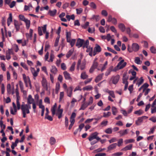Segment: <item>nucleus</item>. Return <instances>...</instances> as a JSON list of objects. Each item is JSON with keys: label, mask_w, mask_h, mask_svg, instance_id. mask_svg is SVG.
<instances>
[{"label": "nucleus", "mask_w": 156, "mask_h": 156, "mask_svg": "<svg viewBox=\"0 0 156 156\" xmlns=\"http://www.w3.org/2000/svg\"><path fill=\"white\" fill-rule=\"evenodd\" d=\"M97 60V58H96L94 59L93 64L92 66L93 68H97L98 65V63L97 62H96V60Z\"/></svg>", "instance_id": "44"}, {"label": "nucleus", "mask_w": 156, "mask_h": 156, "mask_svg": "<svg viewBox=\"0 0 156 156\" xmlns=\"http://www.w3.org/2000/svg\"><path fill=\"white\" fill-rule=\"evenodd\" d=\"M132 49L129 47L128 48V50L129 52H131L133 51H137L139 50V46L137 43H133L132 44Z\"/></svg>", "instance_id": "7"}, {"label": "nucleus", "mask_w": 156, "mask_h": 156, "mask_svg": "<svg viewBox=\"0 0 156 156\" xmlns=\"http://www.w3.org/2000/svg\"><path fill=\"white\" fill-rule=\"evenodd\" d=\"M14 24L16 31H18L20 29V26L21 24H20L19 22L16 20H14Z\"/></svg>", "instance_id": "16"}, {"label": "nucleus", "mask_w": 156, "mask_h": 156, "mask_svg": "<svg viewBox=\"0 0 156 156\" xmlns=\"http://www.w3.org/2000/svg\"><path fill=\"white\" fill-rule=\"evenodd\" d=\"M84 42V41L83 40L79 38L77 40L76 46L78 48H80L83 45Z\"/></svg>", "instance_id": "13"}, {"label": "nucleus", "mask_w": 156, "mask_h": 156, "mask_svg": "<svg viewBox=\"0 0 156 156\" xmlns=\"http://www.w3.org/2000/svg\"><path fill=\"white\" fill-rule=\"evenodd\" d=\"M127 63L124 62V60L122 59L118 63L117 67L119 69H121L124 68L126 65Z\"/></svg>", "instance_id": "9"}, {"label": "nucleus", "mask_w": 156, "mask_h": 156, "mask_svg": "<svg viewBox=\"0 0 156 156\" xmlns=\"http://www.w3.org/2000/svg\"><path fill=\"white\" fill-rule=\"evenodd\" d=\"M65 79L67 80H72V78L70 76V75L69 73L66 71L63 73Z\"/></svg>", "instance_id": "15"}, {"label": "nucleus", "mask_w": 156, "mask_h": 156, "mask_svg": "<svg viewBox=\"0 0 156 156\" xmlns=\"http://www.w3.org/2000/svg\"><path fill=\"white\" fill-rule=\"evenodd\" d=\"M60 37V35H58V36L56 37L54 44V46L55 47H57L58 46Z\"/></svg>", "instance_id": "45"}, {"label": "nucleus", "mask_w": 156, "mask_h": 156, "mask_svg": "<svg viewBox=\"0 0 156 156\" xmlns=\"http://www.w3.org/2000/svg\"><path fill=\"white\" fill-rule=\"evenodd\" d=\"M19 84L20 88L21 91L23 92L24 93L26 92V91L24 90V86L23 83L21 81L19 82Z\"/></svg>", "instance_id": "37"}, {"label": "nucleus", "mask_w": 156, "mask_h": 156, "mask_svg": "<svg viewBox=\"0 0 156 156\" xmlns=\"http://www.w3.org/2000/svg\"><path fill=\"white\" fill-rule=\"evenodd\" d=\"M107 48L108 51L112 52L114 54H117V52L116 51H115V50H113L111 48H110L109 47H108Z\"/></svg>", "instance_id": "61"}, {"label": "nucleus", "mask_w": 156, "mask_h": 156, "mask_svg": "<svg viewBox=\"0 0 156 156\" xmlns=\"http://www.w3.org/2000/svg\"><path fill=\"white\" fill-rule=\"evenodd\" d=\"M129 131L128 129H126L125 130H121L119 132L121 136H124L127 134Z\"/></svg>", "instance_id": "22"}, {"label": "nucleus", "mask_w": 156, "mask_h": 156, "mask_svg": "<svg viewBox=\"0 0 156 156\" xmlns=\"http://www.w3.org/2000/svg\"><path fill=\"white\" fill-rule=\"evenodd\" d=\"M143 113V111L141 110H139L134 112V114L138 115H140Z\"/></svg>", "instance_id": "49"}, {"label": "nucleus", "mask_w": 156, "mask_h": 156, "mask_svg": "<svg viewBox=\"0 0 156 156\" xmlns=\"http://www.w3.org/2000/svg\"><path fill=\"white\" fill-rule=\"evenodd\" d=\"M61 68L63 70H65L66 69V65L64 63H62L61 64Z\"/></svg>", "instance_id": "62"}, {"label": "nucleus", "mask_w": 156, "mask_h": 156, "mask_svg": "<svg viewBox=\"0 0 156 156\" xmlns=\"http://www.w3.org/2000/svg\"><path fill=\"white\" fill-rule=\"evenodd\" d=\"M64 92L62 91L60 92L59 94V102H60L62 101L64 97Z\"/></svg>", "instance_id": "48"}, {"label": "nucleus", "mask_w": 156, "mask_h": 156, "mask_svg": "<svg viewBox=\"0 0 156 156\" xmlns=\"http://www.w3.org/2000/svg\"><path fill=\"white\" fill-rule=\"evenodd\" d=\"M98 133L95 132L92 133L88 138L89 140L91 141L90 143L91 145H94L98 141L101 140V138L98 136Z\"/></svg>", "instance_id": "3"}, {"label": "nucleus", "mask_w": 156, "mask_h": 156, "mask_svg": "<svg viewBox=\"0 0 156 156\" xmlns=\"http://www.w3.org/2000/svg\"><path fill=\"white\" fill-rule=\"evenodd\" d=\"M34 102V99L32 98L31 95H29L27 99V104L30 105Z\"/></svg>", "instance_id": "19"}, {"label": "nucleus", "mask_w": 156, "mask_h": 156, "mask_svg": "<svg viewBox=\"0 0 156 156\" xmlns=\"http://www.w3.org/2000/svg\"><path fill=\"white\" fill-rule=\"evenodd\" d=\"M135 140L133 139H130L126 140L124 141L125 144H127L129 143L134 142Z\"/></svg>", "instance_id": "42"}, {"label": "nucleus", "mask_w": 156, "mask_h": 156, "mask_svg": "<svg viewBox=\"0 0 156 156\" xmlns=\"http://www.w3.org/2000/svg\"><path fill=\"white\" fill-rule=\"evenodd\" d=\"M66 90L67 96L69 97H71L72 96V94L73 89L72 87H70L67 89Z\"/></svg>", "instance_id": "18"}, {"label": "nucleus", "mask_w": 156, "mask_h": 156, "mask_svg": "<svg viewBox=\"0 0 156 156\" xmlns=\"http://www.w3.org/2000/svg\"><path fill=\"white\" fill-rule=\"evenodd\" d=\"M105 132L107 134H111L112 133V129L111 128H109L106 129Z\"/></svg>", "instance_id": "53"}, {"label": "nucleus", "mask_w": 156, "mask_h": 156, "mask_svg": "<svg viewBox=\"0 0 156 156\" xmlns=\"http://www.w3.org/2000/svg\"><path fill=\"white\" fill-rule=\"evenodd\" d=\"M41 84L42 86L45 90H48V83L44 77H43L41 81Z\"/></svg>", "instance_id": "11"}, {"label": "nucleus", "mask_w": 156, "mask_h": 156, "mask_svg": "<svg viewBox=\"0 0 156 156\" xmlns=\"http://www.w3.org/2000/svg\"><path fill=\"white\" fill-rule=\"evenodd\" d=\"M23 79L25 85L26 87H28L29 85L30 89L31 88L32 86L30 80L29 76H26L25 74H23Z\"/></svg>", "instance_id": "5"}, {"label": "nucleus", "mask_w": 156, "mask_h": 156, "mask_svg": "<svg viewBox=\"0 0 156 156\" xmlns=\"http://www.w3.org/2000/svg\"><path fill=\"white\" fill-rule=\"evenodd\" d=\"M26 23V27L27 29H28L30 27V20L27 19L25 21H24Z\"/></svg>", "instance_id": "33"}, {"label": "nucleus", "mask_w": 156, "mask_h": 156, "mask_svg": "<svg viewBox=\"0 0 156 156\" xmlns=\"http://www.w3.org/2000/svg\"><path fill=\"white\" fill-rule=\"evenodd\" d=\"M16 104L17 106L15 103L13 102L12 103V106L13 108L14 112L13 111V109L12 108H10V113L11 114L13 115H15L17 112V110H20L21 109V106L19 101L20 97L19 95V92H18L17 89H16Z\"/></svg>", "instance_id": "1"}, {"label": "nucleus", "mask_w": 156, "mask_h": 156, "mask_svg": "<svg viewBox=\"0 0 156 156\" xmlns=\"http://www.w3.org/2000/svg\"><path fill=\"white\" fill-rule=\"evenodd\" d=\"M31 72L33 75L34 79H35V77L37 76L38 73L35 70L34 68L31 67L30 68Z\"/></svg>", "instance_id": "17"}, {"label": "nucleus", "mask_w": 156, "mask_h": 156, "mask_svg": "<svg viewBox=\"0 0 156 156\" xmlns=\"http://www.w3.org/2000/svg\"><path fill=\"white\" fill-rule=\"evenodd\" d=\"M56 12L57 10L55 9H54L53 10H49L48 12V13L50 14V16H54L55 15Z\"/></svg>", "instance_id": "40"}, {"label": "nucleus", "mask_w": 156, "mask_h": 156, "mask_svg": "<svg viewBox=\"0 0 156 156\" xmlns=\"http://www.w3.org/2000/svg\"><path fill=\"white\" fill-rule=\"evenodd\" d=\"M31 109V106L30 105L24 104L23 102L21 105V109L23 117L25 118L27 117V114L30 113V110Z\"/></svg>", "instance_id": "2"}, {"label": "nucleus", "mask_w": 156, "mask_h": 156, "mask_svg": "<svg viewBox=\"0 0 156 156\" xmlns=\"http://www.w3.org/2000/svg\"><path fill=\"white\" fill-rule=\"evenodd\" d=\"M76 40L75 39H71L67 41V42L69 43L71 47H72L75 44Z\"/></svg>", "instance_id": "27"}, {"label": "nucleus", "mask_w": 156, "mask_h": 156, "mask_svg": "<svg viewBox=\"0 0 156 156\" xmlns=\"http://www.w3.org/2000/svg\"><path fill=\"white\" fill-rule=\"evenodd\" d=\"M126 74L124 73L123 75V83H128L127 80V77H126Z\"/></svg>", "instance_id": "36"}, {"label": "nucleus", "mask_w": 156, "mask_h": 156, "mask_svg": "<svg viewBox=\"0 0 156 156\" xmlns=\"http://www.w3.org/2000/svg\"><path fill=\"white\" fill-rule=\"evenodd\" d=\"M103 74H100L98 75L96 78L95 79V81L96 83L98 82H99L100 80L102 78L103 75Z\"/></svg>", "instance_id": "38"}, {"label": "nucleus", "mask_w": 156, "mask_h": 156, "mask_svg": "<svg viewBox=\"0 0 156 156\" xmlns=\"http://www.w3.org/2000/svg\"><path fill=\"white\" fill-rule=\"evenodd\" d=\"M148 118V117L146 116H143L139 117L137 120L136 121V123L137 125H140L143 122L144 119H146Z\"/></svg>", "instance_id": "10"}, {"label": "nucleus", "mask_w": 156, "mask_h": 156, "mask_svg": "<svg viewBox=\"0 0 156 156\" xmlns=\"http://www.w3.org/2000/svg\"><path fill=\"white\" fill-rule=\"evenodd\" d=\"M93 87L91 85L87 86L83 88V90L90 91L93 89Z\"/></svg>", "instance_id": "29"}, {"label": "nucleus", "mask_w": 156, "mask_h": 156, "mask_svg": "<svg viewBox=\"0 0 156 156\" xmlns=\"http://www.w3.org/2000/svg\"><path fill=\"white\" fill-rule=\"evenodd\" d=\"M63 112V110H57V112H55V114L58 116L59 119H60L62 116V114Z\"/></svg>", "instance_id": "20"}, {"label": "nucleus", "mask_w": 156, "mask_h": 156, "mask_svg": "<svg viewBox=\"0 0 156 156\" xmlns=\"http://www.w3.org/2000/svg\"><path fill=\"white\" fill-rule=\"evenodd\" d=\"M112 111L113 115H115L118 112L117 108L115 106H112Z\"/></svg>", "instance_id": "28"}, {"label": "nucleus", "mask_w": 156, "mask_h": 156, "mask_svg": "<svg viewBox=\"0 0 156 156\" xmlns=\"http://www.w3.org/2000/svg\"><path fill=\"white\" fill-rule=\"evenodd\" d=\"M119 78L120 76L119 75L112 76V82L113 83L115 84H116L119 81Z\"/></svg>", "instance_id": "14"}, {"label": "nucleus", "mask_w": 156, "mask_h": 156, "mask_svg": "<svg viewBox=\"0 0 156 156\" xmlns=\"http://www.w3.org/2000/svg\"><path fill=\"white\" fill-rule=\"evenodd\" d=\"M57 105L56 103H55L54 105L51 107V110L53 116L55 115V111L57 108Z\"/></svg>", "instance_id": "21"}, {"label": "nucleus", "mask_w": 156, "mask_h": 156, "mask_svg": "<svg viewBox=\"0 0 156 156\" xmlns=\"http://www.w3.org/2000/svg\"><path fill=\"white\" fill-rule=\"evenodd\" d=\"M101 50V49L100 46L98 44H96L94 49V51L93 52V55H95L97 52H100Z\"/></svg>", "instance_id": "12"}, {"label": "nucleus", "mask_w": 156, "mask_h": 156, "mask_svg": "<svg viewBox=\"0 0 156 156\" xmlns=\"http://www.w3.org/2000/svg\"><path fill=\"white\" fill-rule=\"evenodd\" d=\"M55 57L53 53H52L50 54V58L49 60H48V62H52L53 61V59Z\"/></svg>", "instance_id": "55"}, {"label": "nucleus", "mask_w": 156, "mask_h": 156, "mask_svg": "<svg viewBox=\"0 0 156 156\" xmlns=\"http://www.w3.org/2000/svg\"><path fill=\"white\" fill-rule=\"evenodd\" d=\"M88 76L87 75L85 72L83 71L82 72L80 75V78L83 80L86 79L88 77Z\"/></svg>", "instance_id": "25"}, {"label": "nucleus", "mask_w": 156, "mask_h": 156, "mask_svg": "<svg viewBox=\"0 0 156 156\" xmlns=\"http://www.w3.org/2000/svg\"><path fill=\"white\" fill-rule=\"evenodd\" d=\"M89 44V40H87L86 41L85 43H84L83 44V47L84 48L86 47L87 48L88 47V45Z\"/></svg>", "instance_id": "56"}, {"label": "nucleus", "mask_w": 156, "mask_h": 156, "mask_svg": "<svg viewBox=\"0 0 156 156\" xmlns=\"http://www.w3.org/2000/svg\"><path fill=\"white\" fill-rule=\"evenodd\" d=\"M85 68V63H81V60L79 59L78 60L77 66V69L79 70L80 69L81 70H83Z\"/></svg>", "instance_id": "8"}, {"label": "nucleus", "mask_w": 156, "mask_h": 156, "mask_svg": "<svg viewBox=\"0 0 156 156\" xmlns=\"http://www.w3.org/2000/svg\"><path fill=\"white\" fill-rule=\"evenodd\" d=\"M60 89V84L59 82H57L56 83L55 87V92L56 94L58 93Z\"/></svg>", "instance_id": "24"}, {"label": "nucleus", "mask_w": 156, "mask_h": 156, "mask_svg": "<svg viewBox=\"0 0 156 156\" xmlns=\"http://www.w3.org/2000/svg\"><path fill=\"white\" fill-rule=\"evenodd\" d=\"M76 64V63L75 62H74L72 63L69 69L70 72H72L74 70Z\"/></svg>", "instance_id": "35"}, {"label": "nucleus", "mask_w": 156, "mask_h": 156, "mask_svg": "<svg viewBox=\"0 0 156 156\" xmlns=\"http://www.w3.org/2000/svg\"><path fill=\"white\" fill-rule=\"evenodd\" d=\"M14 90V86L13 83H12L11 84L9 83L7 84V90L9 94H12V95H13L15 93Z\"/></svg>", "instance_id": "4"}, {"label": "nucleus", "mask_w": 156, "mask_h": 156, "mask_svg": "<svg viewBox=\"0 0 156 156\" xmlns=\"http://www.w3.org/2000/svg\"><path fill=\"white\" fill-rule=\"evenodd\" d=\"M74 51V48H72L67 53L66 55V57L68 58H69L72 55Z\"/></svg>", "instance_id": "31"}, {"label": "nucleus", "mask_w": 156, "mask_h": 156, "mask_svg": "<svg viewBox=\"0 0 156 156\" xmlns=\"http://www.w3.org/2000/svg\"><path fill=\"white\" fill-rule=\"evenodd\" d=\"M150 50L152 53H156V49L154 47H151L150 48Z\"/></svg>", "instance_id": "64"}, {"label": "nucleus", "mask_w": 156, "mask_h": 156, "mask_svg": "<svg viewBox=\"0 0 156 156\" xmlns=\"http://www.w3.org/2000/svg\"><path fill=\"white\" fill-rule=\"evenodd\" d=\"M117 145L116 143L112 144L108 147V149L110 150L114 149L116 147Z\"/></svg>", "instance_id": "34"}, {"label": "nucleus", "mask_w": 156, "mask_h": 156, "mask_svg": "<svg viewBox=\"0 0 156 156\" xmlns=\"http://www.w3.org/2000/svg\"><path fill=\"white\" fill-rule=\"evenodd\" d=\"M108 64V62L107 61H106L104 64L103 66L101 68V69H100L99 68H98V70H101V72L103 71L104 70H105L106 68V66Z\"/></svg>", "instance_id": "39"}, {"label": "nucleus", "mask_w": 156, "mask_h": 156, "mask_svg": "<svg viewBox=\"0 0 156 156\" xmlns=\"http://www.w3.org/2000/svg\"><path fill=\"white\" fill-rule=\"evenodd\" d=\"M69 122V119L66 116L65 117V126L66 128H67L68 126Z\"/></svg>", "instance_id": "52"}, {"label": "nucleus", "mask_w": 156, "mask_h": 156, "mask_svg": "<svg viewBox=\"0 0 156 156\" xmlns=\"http://www.w3.org/2000/svg\"><path fill=\"white\" fill-rule=\"evenodd\" d=\"M57 71L56 68L55 66H52V69H51V72L55 74Z\"/></svg>", "instance_id": "46"}, {"label": "nucleus", "mask_w": 156, "mask_h": 156, "mask_svg": "<svg viewBox=\"0 0 156 156\" xmlns=\"http://www.w3.org/2000/svg\"><path fill=\"white\" fill-rule=\"evenodd\" d=\"M19 18L20 20L23 21H25L27 19L24 16L22 15H19Z\"/></svg>", "instance_id": "58"}, {"label": "nucleus", "mask_w": 156, "mask_h": 156, "mask_svg": "<svg viewBox=\"0 0 156 156\" xmlns=\"http://www.w3.org/2000/svg\"><path fill=\"white\" fill-rule=\"evenodd\" d=\"M144 82V79L142 77H141L140 79L137 81L136 83V85H137L138 87H139L140 85L142 84Z\"/></svg>", "instance_id": "41"}, {"label": "nucleus", "mask_w": 156, "mask_h": 156, "mask_svg": "<svg viewBox=\"0 0 156 156\" xmlns=\"http://www.w3.org/2000/svg\"><path fill=\"white\" fill-rule=\"evenodd\" d=\"M83 103L82 105L80 108L79 109V110H84L89 105L86 102Z\"/></svg>", "instance_id": "30"}, {"label": "nucleus", "mask_w": 156, "mask_h": 156, "mask_svg": "<svg viewBox=\"0 0 156 156\" xmlns=\"http://www.w3.org/2000/svg\"><path fill=\"white\" fill-rule=\"evenodd\" d=\"M119 28L122 31L125 30V27L124 25L122 23H120L119 25Z\"/></svg>", "instance_id": "43"}, {"label": "nucleus", "mask_w": 156, "mask_h": 156, "mask_svg": "<svg viewBox=\"0 0 156 156\" xmlns=\"http://www.w3.org/2000/svg\"><path fill=\"white\" fill-rule=\"evenodd\" d=\"M56 140L54 137L52 136L50 138L49 142L51 145H54L56 143Z\"/></svg>", "instance_id": "26"}, {"label": "nucleus", "mask_w": 156, "mask_h": 156, "mask_svg": "<svg viewBox=\"0 0 156 156\" xmlns=\"http://www.w3.org/2000/svg\"><path fill=\"white\" fill-rule=\"evenodd\" d=\"M133 147V145L130 144L124 147L122 149L121 151H126L131 150Z\"/></svg>", "instance_id": "23"}, {"label": "nucleus", "mask_w": 156, "mask_h": 156, "mask_svg": "<svg viewBox=\"0 0 156 156\" xmlns=\"http://www.w3.org/2000/svg\"><path fill=\"white\" fill-rule=\"evenodd\" d=\"M111 115V113L110 112H108L107 113L104 112L103 113V117L105 118L108 117Z\"/></svg>", "instance_id": "50"}, {"label": "nucleus", "mask_w": 156, "mask_h": 156, "mask_svg": "<svg viewBox=\"0 0 156 156\" xmlns=\"http://www.w3.org/2000/svg\"><path fill=\"white\" fill-rule=\"evenodd\" d=\"M76 116V114L75 112H73L70 117L69 122L70 124L69 127V129L70 130L72 128L73 125L75 122V118Z\"/></svg>", "instance_id": "6"}, {"label": "nucleus", "mask_w": 156, "mask_h": 156, "mask_svg": "<svg viewBox=\"0 0 156 156\" xmlns=\"http://www.w3.org/2000/svg\"><path fill=\"white\" fill-rule=\"evenodd\" d=\"M122 154L123 153L122 152H117L112 154V156H121Z\"/></svg>", "instance_id": "51"}, {"label": "nucleus", "mask_w": 156, "mask_h": 156, "mask_svg": "<svg viewBox=\"0 0 156 156\" xmlns=\"http://www.w3.org/2000/svg\"><path fill=\"white\" fill-rule=\"evenodd\" d=\"M12 73L14 77V78L15 79H16L17 77V75L16 73V72L13 69H12Z\"/></svg>", "instance_id": "60"}, {"label": "nucleus", "mask_w": 156, "mask_h": 156, "mask_svg": "<svg viewBox=\"0 0 156 156\" xmlns=\"http://www.w3.org/2000/svg\"><path fill=\"white\" fill-rule=\"evenodd\" d=\"M76 13L77 14H80L82 13L83 11V9L81 8L76 9Z\"/></svg>", "instance_id": "57"}, {"label": "nucleus", "mask_w": 156, "mask_h": 156, "mask_svg": "<svg viewBox=\"0 0 156 156\" xmlns=\"http://www.w3.org/2000/svg\"><path fill=\"white\" fill-rule=\"evenodd\" d=\"M93 98L92 97H90L88 102L87 103L89 105L91 104L93 102Z\"/></svg>", "instance_id": "63"}, {"label": "nucleus", "mask_w": 156, "mask_h": 156, "mask_svg": "<svg viewBox=\"0 0 156 156\" xmlns=\"http://www.w3.org/2000/svg\"><path fill=\"white\" fill-rule=\"evenodd\" d=\"M66 35L67 41L69 40L72 39L71 38V34L70 32L66 31Z\"/></svg>", "instance_id": "32"}, {"label": "nucleus", "mask_w": 156, "mask_h": 156, "mask_svg": "<svg viewBox=\"0 0 156 156\" xmlns=\"http://www.w3.org/2000/svg\"><path fill=\"white\" fill-rule=\"evenodd\" d=\"M20 65L26 70H28V68L27 65L24 63L21 62L20 63Z\"/></svg>", "instance_id": "54"}, {"label": "nucleus", "mask_w": 156, "mask_h": 156, "mask_svg": "<svg viewBox=\"0 0 156 156\" xmlns=\"http://www.w3.org/2000/svg\"><path fill=\"white\" fill-rule=\"evenodd\" d=\"M142 86L143 88V92H144L146 89H147V88L149 86V85L147 83H145Z\"/></svg>", "instance_id": "59"}, {"label": "nucleus", "mask_w": 156, "mask_h": 156, "mask_svg": "<svg viewBox=\"0 0 156 156\" xmlns=\"http://www.w3.org/2000/svg\"><path fill=\"white\" fill-rule=\"evenodd\" d=\"M135 62L137 64H140L142 63V61L140 60V58L138 57L135 58Z\"/></svg>", "instance_id": "47"}]
</instances>
